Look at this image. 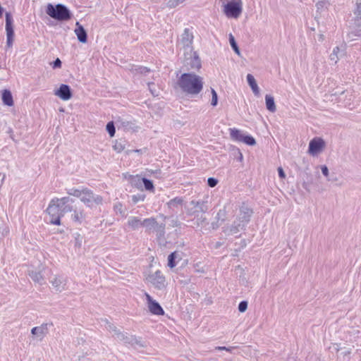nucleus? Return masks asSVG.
Instances as JSON below:
<instances>
[{
  "instance_id": "423d86ee",
  "label": "nucleus",
  "mask_w": 361,
  "mask_h": 361,
  "mask_svg": "<svg viewBox=\"0 0 361 361\" xmlns=\"http://www.w3.org/2000/svg\"><path fill=\"white\" fill-rule=\"evenodd\" d=\"M223 13L228 18H238L243 12L242 0H234L223 5Z\"/></svg>"
},
{
  "instance_id": "0eeeda50",
  "label": "nucleus",
  "mask_w": 361,
  "mask_h": 361,
  "mask_svg": "<svg viewBox=\"0 0 361 361\" xmlns=\"http://www.w3.org/2000/svg\"><path fill=\"white\" fill-rule=\"evenodd\" d=\"M82 195H81L80 201L83 202L86 207L92 208L96 205L102 204V197L94 194L93 191L89 188L82 187Z\"/></svg>"
},
{
  "instance_id": "aec40b11",
  "label": "nucleus",
  "mask_w": 361,
  "mask_h": 361,
  "mask_svg": "<svg viewBox=\"0 0 361 361\" xmlns=\"http://www.w3.org/2000/svg\"><path fill=\"white\" fill-rule=\"evenodd\" d=\"M75 25V33L78 40L81 43H86L87 42V33L85 29L79 22H76Z\"/></svg>"
},
{
  "instance_id": "9b49d317",
  "label": "nucleus",
  "mask_w": 361,
  "mask_h": 361,
  "mask_svg": "<svg viewBox=\"0 0 361 361\" xmlns=\"http://www.w3.org/2000/svg\"><path fill=\"white\" fill-rule=\"evenodd\" d=\"M149 282L158 290H162L166 287V279L160 270L156 271L149 276Z\"/></svg>"
},
{
  "instance_id": "a18cd8bd",
  "label": "nucleus",
  "mask_w": 361,
  "mask_h": 361,
  "mask_svg": "<svg viewBox=\"0 0 361 361\" xmlns=\"http://www.w3.org/2000/svg\"><path fill=\"white\" fill-rule=\"evenodd\" d=\"M51 65L54 69L60 68L61 67L62 62L59 58H57L51 63Z\"/></svg>"
},
{
  "instance_id": "7c9ffc66",
  "label": "nucleus",
  "mask_w": 361,
  "mask_h": 361,
  "mask_svg": "<svg viewBox=\"0 0 361 361\" xmlns=\"http://www.w3.org/2000/svg\"><path fill=\"white\" fill-rule=\"evenodd\" d=\"M126 145H127V142L126 140L118 139V140H115L114 145H113V148L116 152L121 153L122 151L124 150Z\"/></svg>"
},
{
  "instance_id": "de8ad7c7",
  "label": "nucleus",
  "mask_w": 361,
  "mask_h": 361,
  "mask_svg": "<svg viewBox=\"0 0 361 361\" xmlns=\"http://www.w3.org/2000/svg\"><path fill=\"white\" fill-rule=\"evenodd\" d=\"M234 347H226V346H218L216 348L217 350H226L227 352H231L232 349H234Z\"/></svg>"
},
{
  "instance_id": "f704fd0d",
  "label": "nucleus",
  "mask_w": 361,
  "mask_h": 361,
  "mask_svg": "<svg viewBox=\"0 0 361 361\" xmlns=\"http://www.w3.org/2000/svg\"><path fill=\"white\" fill-rule=\"evenodd\" d=\"M229 43H230L231 48L234 51V52L235 54H237L238 55H240L239 47H238V44L232 34L229 35Z\"/></svg>"
},
{
  "instance_id": "c756f323",
  "label": "nucleus",
  "mask_w": 361,
  "mask_h": 361,
  "mask_svg": "<svg viewBox=\"0 0 361 361\" xmlns=\"http://www.w3.org/2000/svg\"><path fill=\"white\" fill-rule=\"evenodd\" d=\"M190 66L192 69L199 70L201 66V61L197 52L193 53V56L190 59Z\"/></svg>"
},
{
  "instance_id": "58836bf2",
  "label": "nucleus",
  "mask_w": 361,
  "mask_h": 361,
  "mask_svg": "<svg viewBox=\"0 0 361 361\" xmlns=\"http://www.w3.org/2000/svg\"><path fill=\"white\" fill-rule=\"evenodd\" d=\"M231 148L233 151V154L235 156L236 159L239 161H242L243 159V156L240 149L234 146H232Z\"/></svg>"
},
{
  "instance_id": "13d9d810",
  "label": "nucleus",
  "mask_w": 361,
  "mask_h": 361,
  "mask_svg": "<svg viewBox=\"0 0 361 361\" xmlns=\"http://www.w3.org/2000/svg\"><path fill=\"white\" fill-rule=\"evenodd\" d=\"M304 188L306 190L307 189V184L305 183H304Z\"/></svg>"
},
{
  "instance_id": "9d476101",
  "label": "nucleus",
  "mask_w": 361,
  "mask_h": 361,
  "mask_svg": "<svg viewBox=\"0 0 361 361\" xmlns=\"http://www.w3.org/2000/svg\"><path fill=\"white\" fill-rule=\"evenodd\" d=\"M49 282L57 292L61 293L67 289L68 277L63 274L54 275Z\"/></svg>"
},
{
  "instance_id": "e433bc0d",
  "label": "nucleus",
  "mask_w": 361,
  "mask_h": 361,
  "mask_svg": "<svg viewBox=\"0 0 361 361\" xmlns=\"http://www.w3.org/2000/svg\"><path fill=\"white\" fill-rule=\"evenodd\" d=\"M106 130L109 134L110 137H114L116 133V128L113 121H109L106 126Z\"/></svg>"
},
{
  "instance_id": "a211bd4d",
  "label": "nucleus",
  "mask_w": 361,
  "mask_h": 361,
  "mask_svg": "<svg viewBox=\"0 0 361 361\" xmlns=\"http://www.w3.org/2000/svg\"><path fill=\"white\" fill-rule=\"evenodd\" d=\"M193 34L190 28H185L181 35L180 42L184 47L189 48L193 42Z\"/></svg>"
},
{
  "instance_id": "5701e85b",
  "label": "nucleus",
  "mask_w": 361,
  "mask_h": 361,
  "mask_svg": "<svg viewBox=\"0 0 361 361\" xmlns=\"http://www.w3.org/2000/svg\"><path fill=\"white\" fill-rule=\"evenodd\" d=\"M127 226L132 230L135 231L142 226V221L137 216H129Z\"/></svg>"
},
{
  "instance_id": "f8f14e48",
  "label": "nucleus",
  "mask_w": 361,
  "mask_h": 361,
  "mask_svg": "<svg viewBox=\"0 0 361 361\" xmlns=\"http://www.w3.org/2000/svg\"><path fill=\"white\" fill-rule=\"evenodd\" d=\"M253 214V211L246 204L243 203L240 207L239 214L237 220L244 225L247 226L250 221V218Z\"/></svg>"
},
{
  "instance_id": "c03bdc74",
  "label": "nucleus",
  "mask_w": 361,
  "mask_h": 361,
  "mask_svg": "<svg viewBox=\"0 0 361 361\" xmlns=\"http://www.w3.org/2000/svg\"><path fill=\"white\" fill-rule=\"evenodd\" d=\"M218 184V180L215 178L210 177L207 179V185L211 187L214 188Z\"/></svg>"
},
{
  "instance_id": "c85d7f7f",
  "label": "nucleus",
  "mask_w": 361,
  "mask_h": 361,
  "mask_svg": "<svg viewBox=\"0 0 361 361\" xmlns=\"http://www.w3.org/2000/svg\"><path fill=\"white\" fill-rule=\"evenodd\" d=\"M265 103H266V108L268 111L270 112H275L276 110L274 98L273 96L270 94H266L265 95Z\"/></svg>"
},
{
  "instance_id": "49530a36",
  "label": "nucleus",
  "mask_w": 361,
  "mask_h": 361,
  "mask_svg": "<svg viewBox=\"0 0 361 361\" xmlns=\"http://www.w3.org/2000/svg\"><path fill=\"white\" fill-rule=\"evenodd\" d=\"M148 87L149 90L152 93L153 96H157L158 93L157 92L156 88H155V84L154 82H148Z\"/></svg>"
},
{
  "instance_id": "2eb2a0df",
  "label": "nucleus",
  "mask_w": 361,
  "mask_h": 361,
  "mask_svg": "<svg viewBox=\"0 0 361 361\" xmlns=\"http://www.w3.org/2000/svg\"><path fill=\"white\" fill-rule=\"evenodd\" d=\"M53 326L52 323H44L39 326L33 327L31 329V334L36 336L39 341L49 333V326Z\"/></svg>"
},
{
  "instance_id": "2f4dec72",
  "label": "nucleus",
  "mask_w": 361,
  "mask_h": 361,
  "mask_svg": "<svg viewBox=\"0 0 361 361\" xmlns=\"http://www.w3.org/2000/svg\"><path fill=\"white\" fill-rule=\"evenodd\" d=\"M165 224L164 223H161V224H159L157 222V226H155V228L154 230V231L156 232L157 233V235L159 238H162L165 235Z\"/></svg>"
},
{
  "instance_id": "052dcab7",
  "label": "nucleus",
  "mask_w": 361,
  "mask_h": 361,
  "mask_svg": "<svg viewBox=\"0 0 361 361\" xmlns=\"http://www.w3.org/2000/svg\"><path fill=\"white\" fill-rule=\"evenodd\" d=\"M140 149H136V150H135V152H137V153H139V152H140Z\"/></svg>"
},
{
  "instance_id": "f257e3e1",
  "label": "nucleus",
  "mask_w": 361,
  "mask_h": 361,
  "mask_svg": "<svg viewBox=\"0 0 361 361\" xmlns=\"http://www.w3.org/2000/svg\"><path fill=\"white\" fill-rule=\"evenodd\" d=\"M75 200L69 196L61 198H52L46 209L49 216V223L52 225L60 226L61 219L68 212L73 211L72 204Z\"/></svg>"
},
{
  "instance_id": "ddd939ff",
  "label": "nucleus",
  "mask_w": 361,
  "mask_h": 361,
  "mask_svg": "<svg viewBox=\"0 0 361 361\" xmlns=\"http://www.w3.org/2000/svg\"><path fill=\"white\" fill-rule=\"evenodd\" d=\"M146 300L148 304L149 311L154 315H164V310L160 304L154 300L148 293H145Z\"/></svg>"
},
{
  "instance_id": "09e8293b",
  "label": "nucleus",
  "mask_w": 361,
  "mask_h": 361,
  "mask_svg": "<svg viewBox=\"0 0 361 361\" xmlns=\"http://www.w3.org/2000/svg\"><path fill=\"white\" fill-rule=\"evenodd\" d=\"M322 173L325 176L327 177L329 176V169L326 165H323L321 167Z\"/></svg>"
},
{
  "instance_id": "39448f33",
  "label": "nucleus",
  "mask_w": 361,
  "mask_h": 361,
  "mask_svg": "<svg viewBox=\"0 0 361 361\" xmlns=\"http://www.w3.org/2000/svg\"><path fill=\"white\" fill-rule=\"evenodd\" d=\"M354 10V18L350 25L351 31L348 34V38L353 40L354 37H361V0H356Z\"/></svg>"
},
{
  "instance_id": "864d4df0",
  "label": "nucleus",
  "mask_w": 361,
  "mask_h": 361,
  "mask_svg": "<svg viewBox=\"0 0 361 361\" xmlns=\"http://www.w3.org/2000/svg\"><path fill=\"white\" fill-rule=\"evenodd\" d=\"M5 178H6V174L0 173V185H2L4 183Z\"/></svg>"
},
{
  "instance_id": "4be33fe9",
  "label": "nucleus",
  "mask_w": 361,
  "mask_h": 361,
  "mask_svg": "<svg viewBox=\"0 0 361 361\" xmlns=\"http://www.w3.org/2000/svg\"><path fill=\"white\" fill-rule=\"evenodd\" d=\"M190 204L197 208V210H195L193 214L195 212L205 213L208 209L207 201L192 200ZM188 214L191 215L192 213L189 212Z\"/></svg>"
},
{
  "instance_id": "6e6552de",
  "label": "nucleus",
  "mask_w": 361,
  "mask_h": 361,
  "mask_svg": "<svg viewBox=\"0 0 361 361\" xmlns=\"http://www.w3.org/2000/svg\"><path fill=\"white\" fill-rule=\"evenodd\" d=\"M229 130L233 140L243 142L249 146H254L256 144V140L252 135L243 134L241 130L235 128H230Z\"/></svg>"
},
{
  "instance_id": "3c124183",
  "label": "nucleus",
  "mask_w": 361,
  "mask_h": 361,
  "mask_svg": "<svg viewBox=\"0 0 361 361\" xmlns=\"http://www.w3.org/2000/svg\"><path fill=\"white\" fill-rule=\"evenodd\" d=\"M278 173H279V178H285L286 174H285V172H284V171L283 170V169L281 167H279L278 168Z\"/></svg>"
},
{
  "instance_id": "5fc2aeb1",
  "label": "nucleus",
  "mask_w": 361,
  "mask_h": 361,
  "mask_svg": "<svg viewBox=\"0 0 361 361\" xmlns=\"http://www.w3.org/2000/svg\"><path fill=\"white\" fill-rule=\"evenodd\" d=\"M212 226L213 229H216V228H217L219 227V225H218L217 223H212Z\"/></svg>"
},
{
  "instance_id": "c9c22d12",
  "label": "nucleus",
  "mask_w": 361,
  "mask_h": 361,
  "mask_svg": "<svg viewBox=\"0 0 361 361\" xmlns=\"http://www.w3.org/2000/svg\"><path fill=\"white\" fill-rule=\"evenodd\" d=\"M176 252H171L168 256V266L170 268H173L176 266Z\"/></svg>"
},
{
  "instance_id": "a878e982",
  "label": "nucleus",
  "mask_w": 361,
  "mask_h": 361,
  "mask_svg": "<svg viewBox=\"0 0 361 361\" xmlns=\"http://www.w3.org/2000/svg\"><path fill=\"white\" fill-rule=\"evenodd\" d=\"M157 221L154 217L147 218L142 221V226L146 228V232L150 233L154 231L157 226Z\"/></svg>"
},
{
  "instance_id": "6ab92c4d",
  "label": "nucleus",
  "mask_w": 361,
  "mask_h": 361,
  "mask_svg": "<svg viewBox=\"0 0 361 361\" xmlns=\"http://www.w3.org/2000/svg\"><path fill=\"white\" fill-rule=\"evenodd\" d=\"M131 181L135 184L142 183L145 190L149 191H152L154 188L152 181L146 178H141L139 176H132Z\"/></svg>"
},
{
  "instance_id": "1a4fd4ad",
  "label": "nucleus",
  "mask_w": 361,
  "mask_h": 361,
  "mask_svg": "<svg viewBox=\"0 0 361 361\" xmlns=\"http://www.w3.org/2000/svg\"><path fill=\"white\" fill-rule=\"evenodd\" d=\"M6 47L11 48L13 46L14 39L13 19L10 12H6Z\"/></svg>"
},
{
  "instance_id": "f3484780",
  "label": "nucleus",
  "mask_w": 361,
  "mask_h": 361,
  "mask_svg": "<svg viewBox=\"0 0 361 361\" xmlns=\"http://www.w3.org/2000/svg\"><path fill=\"white\" fill-rule=\"evenodd\" d=\"M55 94L63 101L71 99L73 92L71 87L66 84H61L59 89L56 91Z\"/></svg>"
},
{
  "instance_id": "cd10ccee",
  "label": "nucleus",
  "mask_w": 361,
  "mask_h": 361,
  "mask_svg": "<svg viewBox=\"0 0 361 361\" xmlns=\"http://www.w3.org/2000/svg\"><path fill=\"white\" fill-rule=\"evenodd\" d=\"M246 78H247V82L249 86L250 87V88L252 89L253 93L255 95H258L259 94V87L257 84V82H256L254 76L252 74L249 73L247 75Z\"/></svg>"
},
{
  "instance_id": "dca6fc26",
  "label": "nucleus",
  "mask_w": 361,
  "mask_h": 361,
  "mask_svg": "<svg viewBox=\"0 0 361 361\" xmlns=\"http://www.w3.org/2000/svg\"><path fill=\"white\" fill-rule=\"evenodd\" d=\"M245 225L236 219L231 226L224 227L223 231L228 235H235L239 233L240 231L245 230Z\"/></svg>"
},
{
  "instance_id": "4d7b16f0",
  "label": "nucleus",
  "mask_w": 361,
  "mask_h": 361,
  "mask_svg": "<svg viewBox=\"0 0 361 361\" xmlns=\"http://www.w3.org/2000/svg\"><path fill=\"white\" fill-rule=\"evenodd\" d=\"M142 69H143V70H145V71H147V72L149 71L146 67L142 68Z\"/></svg>"
},
{
  "instance_id": "ea45409f",
  "label": "nucleus",
  "mask_w": 361,
  "mask_h": 361,
  "mask_svg": "<svg viewBox=\"0 0 361 361\" xmlns=\"http://www.w3.org/2000/svg\"><path fill=\"white\" fill-rule=\"evenodd\" d=\"M148 172L155 178L161 179L163 178V173L161 169L149 170Z\"/></svg>"
},
{
  "instance_id": "20e7f679",
  "label": "nucleus",
  "mask_w": 361,
  "mask_h": 361,
  "mask_svg": "<svg viewBox=\"0 0 361 361\" xmlns=\"http://www.w3.org/2000/svg\"><path fill=\"white\" fill-rule=\"evenodd\" d=\"M46 13L51 18L59 22L68 21L73 17V13L69 8L62 4L56 5L48 4L46 8Z\"/></svg>"
},
{
  "instance_id": "473e14b6",
  "label": "nucleus",
  "mask_w": 361,
  "mask_h": 361,
  "mask_svg": "<svg viewBox=\"0 0 361 361\" xmlns=\"http://www.w3.org/2000/svg\"><path fill=\"white\" fill-rule=\"evenodd\" d=\"M66 191L68 195L74 196L75 197H79L80 199L81 197V195H82V188H66Z\"/></svg>"
},
{
  "instance_id": "603ef678",
  "label": "nucleus",
  "mask_w": 361,
  "mask_h": 361,
  "mask_svg": "<svg viewBox=\"0 0 361 361\" xmlns=\"http://www.w3.org/2000/svg\"><path fill=\"white\" fill-rule=\"evenodd\" d=\"M330 59L331 61H335V62L336 63L337 61V59H338V56L336 55V53H335V51H333L331 55H330Z\"/></svg>"
},
{
  "instance_id": "8fccbe9b",
  "label": "nucleus",
  "mask_w": 361,
  "mask_h": 361,
  "mask_svg": "<svg viewBox=\"0 0 361 361\" xmlns=\"http://www.w3.org/2000/svg\"><path fill=\"white\" fill-rule=\"evenodd\" d=\"M144 199H145L144 195H138V196L133 195V200L134 202H137L138 201H143Z\"/></svg>"
},
{
  "instance_id": "a19ab883",
  "label": "nucleus",
  "mask_w": 361,
  "mask_h": 361,
  "mask_svg": "<svg viewBox=\"0 0 361 361\" xmlns=\"http://www.w3.org/2000/svg\"><path fill=\"white\" fill-rule=\"evenodd\" d=\"M211 92H212L211 105L212 106H216L218 104V94H217L216 92L213 88H212Z\"/></svg>"
},
{
  "instance_id": "6e6d98bb",
  "label": "nucleus",
  "mask_w": 361,
  "mask_h": 361,
  "mask_svg": "<svg viewBox=\"0 0 361 361\" xmlns=\"http://www.w3.org/2000/svg\"><path fill=\"white\" fill-rule=\"evenodd\" d=\"M339 50V48L338 47H335L333 50V51H335V53L337 54L338 51Z\"/></svg>"
},
{
  "instance_id": "f03ea898",
  "label": "nucleus",
  "mask_w": 361,
  "mask_h": 361,
  "mask_svg": "<svg viewBox=\"0 0 361 361\" xmlns=\"http://www.w3.org/2000/svg\"><path fill=\"white\" fill-rule=\"evenodd\" d=\"M106 328L113 334V337L117 341L123 342L128 348H132L137 351H142L143 348L147 347V342L141 337L121 332L110 322H106Z\"/></svg>"
},
{
  "instance_id": "4c0bfd02",
  "label": "nucleus",
  "mask_w": 361,
  "mask_h": 361,
  "mask_svg": "<svg viewBox=\"0 0 361 361\" xmlns=\"http://www.w3.org/2000/svg\"><path fill=\"white\" fill-rule=\"evenodd\" d=\"M184 1L185 0H168L166 1V6L169 8H173Z\"/></svg>"
},
{
  "instance_id": "7ed1b4c3",
  "label": "nucleus",
  "mask_w": 361,
  "mask_h": 361,
  "mask_svg": "<svg viewBox=\"0 0 361 361\" xmlns=\"http://www.w3.org/2000/svg\"><path fill=\"white\" fill-rule=\"evenodd\" d=\"M203 78L193 73H184L178 80L181 90L188 94H198L203 89Z\"/></svg>"
},
{
  "instance_id": "37998d69",
  "label": "nucleus",
  "mask_w": 361,
  "mask_h": 361,
  "mask_svg": "<svg viewBox=\"0 0 361 361\" xmlns=\"http://www.w3.org/2000/svg\"><path fill=\"white\" fill-rule=\"evenodd\" d=\"M247 302L246 300H242L239 302L238 304V311L240 312H244L246 311V310L247 309Z\"/></svg>"
},
{
  "instance_id": "79ce46f5",
  "label": "nucleus",
  "mask_w": 361,
  "mask_h": 361,
  "mask_svg": "<svg viewBox=\"0 0 361 361\" xmlns=\"http://www.w3.org/2000/svg\"><path fill=\"white\" fill-rule=\"evenodd\" d=\"M226 215V212L225 209H219L216 214V219L218 221L221 220V221H224Z\"/></svg>"
},
{
  "instance_id": "bb28decb",
  "label": "nucleus",
  "mask_w": 361,
  "mask_h": 361,
  "mask_svg": "<svg viewBox=\"0 0 361 361\" xmlns=\"http://www.w3.org/2000/svg\"><path fill=\"white\" fill-rule=\"evenodd\" d=\"M28 275L35 283H37L39 285L44 283V279L41 271L32 270L29 271Z\"/></svg>"
},
{
  "instance_id": "412c9836",
  "label": "nucleus",
  "mask_w": 361,
  "mask_h": 361,
  "mask_svg": "<svg viewBox=\"0 0 361 361\" xmlns=\"http://www.w3.org/2000/svg\"><path fill=\"white\" fill-rule=\"evenodd\" d=\"M184 200L181 197H176L166 203V206L171 213H174L176 209L183 206Z\"/></svg>"
},
{
  "instance_id": "4468645a",
  "label": "nucleus",
  "mask_w": 361,
  "mask_h": 361,
  "mask_svg": "<svg viewBox=\"0 0 361 361\" xmlns=\"http://www.w3.org/2000/svg\"><path fill=\"white\" fill-rule=\"evenodd\" d=\"M325 146L324 140L321 137H314L310 140L308 147V152L312 155L319 153Z\"/></svg>"
},
{
  "instance_id": "bf43d9fd",
  "label": "nucleus",
  "mask_w": 361,
  "mask_h": 361,
  "mask_svg": "<svg viewBox=\"0 0 361 361\" xmlns=\"http://www.w3.org/2000/svg\"><path fill=\"white\" fill-rule=\"evenodd\" d=\"M345 93H348V92L343 91V92H341V94H344Z\"/></svg>"
},
{
  "instance_id": "393cba45",
  "label": "nucleus",
  "mask_w": 361,
  "mask_h": 361,
  "mask_svg": "<svg viewBox=\"0 0 361 361\" xmlns=\"http://www.w3.org/2000/svg\"><path fill=\"white\" fill-rule=\"evenodd\" d=\"M1 99L4 104L8 106L13 105V99L11 92L8 90H4L1 94Z\"/></svg>"
},
{
  "instance_id": "72a5a7b5",
  "label": "nucleus",
  "mask_w": 361,
  "mask_h": 361,
  "mask_svg": "<svg viewBox=\"0 0 361 361\" xmlns=\"http://www.w3.org/2000/svg\"><path fill=\"white\" fill-rule=\"evenodd\" d=\"M161 216L162 217L164 221L166 219H169L170 221L169 226L171 227H178L180 226V222L178 220L177 217H175L173 216L168 217L163 214Z\"/></svg>"
},
{
  "instance_id": "b1692460",
  "label": "nucleus",
  "mask_w": 361,
  "mask_h": 361,
  "mask_svg": "<svg viewBox=\"0 0 361 361\" xmlns=\"http://www.w3.org/2000/svg\"><path fill=\"white\" fill-rule=\"evenodd\" d=\"M73 214H71V219L75 223L81 224L85 218L84 211L82 209L78 210L73 209Z\"/></svg>"
}]
</instances>
